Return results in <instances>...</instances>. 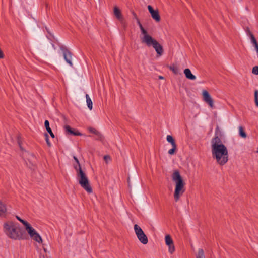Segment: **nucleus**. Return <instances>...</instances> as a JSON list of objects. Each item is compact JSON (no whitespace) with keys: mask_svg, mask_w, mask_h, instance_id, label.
Masks as SVG:
<instances>
[{"mask_svg":"<svg viewBox=\"0 0 258 258\" xmlns=\"http://www.w3.org/2000/svg\"><path fill=\"white\" fill-rule=\"evenodd\" d=\"M252 72L255 75H258V65L254 66L252 68Z\"/></svg>","mask_w":258,"mask_h":258,"instance_id":"27","label":"nucleus"},{"mask_svg":"<svg viewBox=\"0 0 258 258\" xmlns=\"http://www.w3.org/2000/svg\"><path fill=\"white\" fill-rule=\"evenodd\" d=\"M169 68L175 74H177L179 73V70L178 68L174 64L170 66Z\"/></svg>","mask_w":258,"mask_h":258,"instance_id":"21","label":"nucleus"},{"mask_svg":"<svg viewBox=\"0 0 258 258\" xmlns=\"http://www.w3.org/2000/svg\"><path fill=\"white\" fill-rule=\"evenodd\" d=\"M64 128L66 130V131L69 133L70 134L74 135H81V134L79 132H74L69 125H66L64 126Z\"/></svg>","mask_w":258,"mask_h":258,"instance_id":"17","label":"nucleus"},{"mask_svg":"<svg viewBox=\"0 0 258 258\" xmlns=\"http://www.w3.org/2000/svg\"><path fill=\"white\" fill-rule=\"evenodd\" d=\"M104 160H105L106 163H108L109 161L110 160V157L108 155H105L104 156Z\"/></svg>","mask_w":258,"mask_h":258,"instance_id":"30","label":"nucleus"},{"mask_svg":"<svg viewBox=\"0 0 258 258\" xmlns=\"http://www.w3.org/2000/svg\"><path fill=\"white\" fill-rule=\"evenodd\" d=\"M16 218L20 222H21L25 226H26L28 223L26 221H24L23 220H22V219H21L19 216H16Z\"/></svg>","mask_w":258,"mask_h":258,"instance_id":"26","label":"nucleus"},{"mask_svg":"<svg viewBox=\"0 0 258 258\" xmlns=\"http://www.w3.org/2000/svg\"><path fill=\"white\" fill-rule=\"evenodd\" d=\"M43 250L45 251V252H47V249H46V247H45V245L44 244L43 245Z\"/></svg>","mask_w":258,"mask_h":258,"instance_id":"32","label":"nucleus"},{"mask_svg":"<svg viewBox=\"0 0 258 258\" xmlns=\"http://www.w3.org/2000/svg\"><path fill=\"white\" fill-rule=\"evenodd\" d=\"M184 74L188 79L191 80H195L196 79V77L191 73L189 69H185L184 70Z\"/></svg>","mask_w":258,"mask_h":258,"instance_id":"13","label":"nucleus"},{"mask_svg":"<svg viewBox=\"0 0 258 258\" xmlns=\"http://www.w3.org/2000/svg\"><path fill=\"white\" fill-rule=\"evenodd\" d=\"M166 140L168 142L171 143L172 147L176 148V145L175 143L174 140L171 136L167 135L166 137Z\"/></svg>","mask_w":258,"mask_h":258,"instance_id":"16","label":"nucleus"},{"mask_svg":"<svg viewBox=\"0 0 258 258\" xmlns=\"http://www.w3.org/2000/svg\"><path fill=\"white\" fill-rule=\"evenodd\" d=\"M168 247V251L170 253H173L175 251V246L174 245V244L172 243L171 245H167Z\"/></svg>","mask_w":258,"mask_h":258,"instance_id":"23","label":"nucleus"},{"mask_svg":"<svg viewBox=\"0 0 258 258\" xmlns=\"http://www.w3.org/2000/svg\"><path fill=\"white\" fill-rule=\"evenodd\" d=\"M165 243L167 245L173 243V241L169 235H167L165 238Z\"/></svg>","mask_w":258,"mask_h":258,"instance_id":"20","label":"nucleus"},{"mask_svg":"<svg viewBox=\"0 0 258 258\" xmlns=\"http://www.w3.org/2000/svg\"><path fill=\"white\" fill-rule=\"evenodd\" d=\"M176 148H174V147H172V149H170L169 151H168V153L169 154H171V155H172L174 153V152L175 151V149H176Z\"/></svg>","mask_w":258,"mask_h":258,"instance_id":"31","label":"nucleus"},{"mask_svg":"<svg viewBox=\"0 0 258 258\" xmlns=\"http://www.w3.org/2000/svg\"><path fill=\"white\" fill-rule=\"evenodd\" d=\"M91 131L92 132H93V133H96V132H95V130H94V129L91 130Z\"/></svg>","mask_w":258,"mask_h":258,"instance_id":"35","label":"nucleus"},{"mask_svg":"<svg viewBox=\"0 0 258 258\" xmlns=\"http://www.w3.org/2000/svg\"><path fill=\"white\" fill-rule=\"evenodd\" d=\"M254 101L255 105L258 107V90L254 91Z\"/></svg>","mask_w":258,"mask_h":258,"instance_id":"25","label":"nucleus"},{"mask_svg":"<svg viewBox=\"0 0 258 258\" xmlns=\"http://www.w3.org/2000/svg\"><path fill=\"white\" fill-rule=\"evenodd\" d=\"M159 78L160 79H163V78H163V77L160 76L159 77Z\"/></svg>","mask_w":258,"mask_h":258,"instance_id":"33","label":"nucleus"},{"mask_svg":"<svg viewBox=\"0 0 258 258\" xmlns=\"http://www.w3.org/2000/svg\"><path fill=\"white\" fill-rule=\"evenodd\" d=\"M134 16L135 18L137 19V23L140 27V29L141 30V35L140 36L141 41H142L143 39L146 38L147 37H148L150 34L148 33L147 31L144 29V28L143 27L142 25L140 23L139 20L137 18V15L136 14H134Z\"/></svg>","mask_w":258,"mask_h":258,"instance_id":"11","label":"nucleus"},{"mask_svg":"<svg viewBox=\"0 0 258 258\" xmlns=\"http://www.w3.org/2000/svg\"><path fill=\"white\" fill-rule=\"evenodd\" d=\"M45 140H46L47 145L48 146H51V144L50 142L49 141L48 135L46 134H45Z\"/></svg>","mask_w":258,"mask_h":258,"instance_id":"28","label":"nucleus"},{"mask_svg":"<svg viewBox=\"0 0 258 258\" xmlns=\"http://www.w3.org/2000/svg\"><path fill=\"white\" fill-rule=\"evenodd\" d=\"M40 258H45V256H44V255H41L40 256Z\"/></svg>","mask_w":258,"mask_h":258,"instance_id":"34","label":"nucleus"},{"mask_svg":"<svg viewBox=\"0 0 258 258\" xmlns=\"http://www.w3.org/2000/svg\"><path fill=\"white\" fill-rule=\"evenodd\" d=\"M25 227L30 237L32 239L39 243H42V240L41 237L30 224L28 223Z\"/></svg>","mask_w":258,"mask_h":258,"instance_id":"6","label":"nucleus"},{"mask_svg":"<svg viewBox=\"0 0 258 258\" xmlns=\"http://www.w3.org/2000/svg\"><path fill=\"white\" fill-rule=\"evenodd\" d=\"M141 42L148 47L153 46L159 56L162 55L163 52L162 46L150 35L141 41Z\"/></svg>","mask_w":258,"mask_h":258,"instance_id":"5","label":"nucleus"},{"mask_svg":"<svg viewBox=\"0 0 258 258\" xmlns=\"http://www.w3.org/2000/svg\"><path fill=\"white\" fill-rule=\"evenodd\" d=\"M7 212V208L6 205L0 201V216H4Z\"/></svg>","mask_w":258,"mask_h":258,"instance_id":"15","label":"nucleus"},{"mask_svg":"<svg viewBox=\"0 0 258 258\" xmlns=\"http://www.w3.org/2000/svg\"><path fill=\"white\" fill-rule=\"evenodd\" d=\"M3 231L10 239L20 240L24 238V231L17 222L6 221L3 224Z\"/></svg>","mask_w":258,"mask_h":258,"instance_id":"2","label":"nucleus"},{"mask_svg":"<svg viewBox=\"0 0 258 258\" xmlns=\"http://www.w3.org/2000/svg\"><path fill=\"white\" fill-rule=\"evenodd\" d=\"M134 229L139 240L143 244L148 243V238L142 228L137 224L134 226Z\"/></svg>","mask_w":258,"mask_h":258,"instance_id":"7","label":"nucleus"},{"mask_svg":"<svg viewBox=\"0 0 258 258\" xmlns=\"http://www.w3.org/2000/svg\"><path fill=\"white\" fill-rule=\"evenodd\" d=\"M86 102L87 106L90 110L92 109V101L88 94H86Z\"/></svg>","mask_w":258,"mask_h":258,"instance_id":"18","label":"nucleus"},{"mask_svg":"<svg viewBox=\"0 0 258 258\" xmlns=\"http://www.w3.org/2000/svg\"><path fill=\"white\" fill-rule=\"evenodd\" d=\"M196 258H205L204 250L202 249H199L198 250V252L196 256Z\"/></svg>","mask_w":258,"mask_h":258,"instance_id":"22","label":"nucleus"},{"mask_svg":"<svg viewBox=\"0 0 258 258\" xmlns=\"http://www.w3.org/2000/svg\"><path fill=\"white\" fill-rule=\"evenodd\" d=\"M212 154L214 159L220 165H224L228 160V150L217 136L211 141Z\"/></svg>","mask_w":258,"mask_h":258,"instance_id":"1","label":"nucleus"},{"mask_svg":"<svg viewBox=\"0 0 258 258\" xmlns=\"http://www.w3.org/2000/svg\"><path fill=\"white\" fill-rule=\"evenodd\" d=\"M74 158V159L75 160V161H76V163H77V165H74V167L75 166H77L78 168H79V166L81 167L80 166V164L79 163V160L78 159H77V158L75 156H74L73 157Z\"/></svg>","mask_w":258,"mask_h":258,"instance_id":"29","label":"nucleus"},{"mask_svg":"<svg viewBox=\"0 0 258 258\" xmlns=\"http://www.w3.org/2000/svg\"><path fill=\"white\" fill-rule=\"evenodd\" d=\"M246 33L249 37L251 43L253 46L254 50L256 51L257 55H258V43L255 38L248 28L246 30Z\"/></svg>","mask_w":258,"mask_h":258,"instance_id":"10","label":"nucleus"},{"mask_svg":"<svg viewBox=\"0 0 258 258\" xmlns=\"http://www.w3.org/2000/svg\"><path fill=\"white\" fill-rule=\"evenodd\" d=\"M44 125H45V127L47 130V131L49 133V134H50V136L52 137V138H54V134L53 133L51 129L50 128V127H49V122L48 121V120H46L45 121V122H44Z\"/></svg>","mask_w":258,"mask_h":258,"instance_id":"14","label":"nucleus"},{"mask_svg":"<svg viewBox=\"0 0 258 258\" xmlns=\"http://www.w3.org/2000/svg\"><path fill=\"white\" fill-rule=\"evenodd\" d=\"M202 95L203 98V100L208 104L210 107L214 108V101L208 93L206 90H203L202 92Z\"/></svg>","mask_w":258,"mask_h":258,"instance_id":"9","label":"nucleus"},{"mask_svg":"<svg viewBox=\"0 0 258 258\" xmlns=\"http://www.w3.org/2000/svg\"><path fill=\"white\" fill-rule=\"evenodd\" d=\"M239 134L242 137L245 138L246 137V133L244 132L242 127L240 126L239 127Z\"/></svg>","mask_w":258,"mask_h":258,"instance_id":"24","label":"nucleus"},{"mask_svg":"<svg viewBox=\"0 0 258 258\" xmlns=\"http://www.w3.org/2000/svg\"><path fill=\"white\" fill-rule=\"evenodd\" d=\"M148 9L151 14L152 18L156 21L159 22L160 20V17L159 15L158 10H154L150 5L148 6Z\"/></svg>","mask_w":258,"mask_h":258,"instance_id":"12","label":"nucleus"},{"mask_svg":"<svg viewBox=\"0 0 258 258\" xmlns=\"http://www.w3.org/2000/svg\"><path fill=\"white\" fill-rule=\"evenodd\" d=\"M60 49L66 62L68 63L71 67H72L73 63L72 62V54L71 52L67 49L66 46L63 45H60Z\"/></svg>","mask_w":258,"mask_h":258,"instance_id":"8","label":"nucleus"},{"mask_svg":"<svg viewBox=\"0 0 258 258\" xmlns=\"http://www.w3.org/2000/svg\"><path fill=\"white\" fill-rule=\"evenodd\" d=\"M171 178L175 183L174 198L176 201H178L185 191L184 186L185 183L179 172L177 170L173 171Z\"/></svg>","mask_w":258,"mask_h":258,"instance_id":"3","label":"nucleus"},{"mask_svg":"<svg viewBox=\"0 0 258 258\" xmlns=\"http://www.w3.org/2000/svg\"><path fill=\"white\" fill-rule=\"evenodd\" d=\"M114 14L118 19L120 20L121 19L120 10L116 7L114 8Z\"/></svg>","mask_w":258,"mask_h":258,"instance_id":"19","label":"nucleus"},{"mask_svg":"<svg viewBox=\"0 0 258 258\" xmlns=\"http://www.w3.org/2000/svg\"><path fill=\"white\" fill-rule=\"evenodd\" d=\"M75 169L77 172V176L78 181L80 185L88 192H92V188L89 184V180L86 175L82 171L81 167L78 168L77 166H75Z\"/></svg>","mask_w":258,"mask_h":258,"instance_id":"4","label":"nucleus"}]
</instances>
